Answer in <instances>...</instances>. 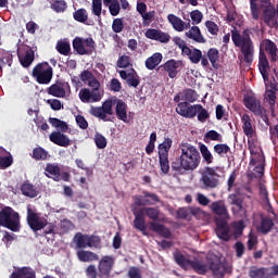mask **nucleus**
<instances>
[{"mask_svg":"<svg viewBox=\"0 0 278 278\" xmlns=\"http://www.w3.org/2000/svg\"><path fill=\"white\" fill-rule=\"evenodd\" d=\"M180 155L172 162V170L184 175L192 173L201 166V152L192 143L182 142L179 146Z\"/></svg>","mask_w":278,"mask_h":278,"instance_id":"f257e3e1","label":"nucleus"},{"mask_svg":"<svg viewBox=\"0 0 278 278\" xmlns=\"http://www.w3.org/2000/svg\"><path fill=\"white\" fill-rule=\"evenodd\" d=\"M277 43H275V41L270 39H264L263 41H261L258 52V71L264 81H268L270 77V63L268 62L266 53L269 55L270 62H277Z\"/></svg>","mask_w":278,"mask_h":278,"instance_id":"f03ea898","label":"nucleus"},{"mask_svg":"<svg viewBox=\"0 0 278 278\" xmlns=\"http://www.w3.org/2000/svg\"><path fill=\"white\" fill-rule=\"evenodd\" d=\"M251 30L245 28L241 34L238 30L231 31V39L235 47L240 49L242 54V61L245 64H253V58L255 55V46L253 39H251Z\"/></svg>","mask_w":278,"mask_h":278,"instance_id":"7ed1b4c3","label":"nucleus"},{"mask_svg":"<svg viewBox=\"0 0 278 278\" xmlns=\"http://www.w3.org/2000/svg\"><path fill=\"white\" fill-rule=\"evenodd\" d=\"M0 227H5L10 231H21V215L10 206L0 210Z\"/></svg>","mask_w":278,"mask_h":278,"instance_id":"20e7f679","label":"nucleus"},{"mask_svg":"<svg viewBox=\"0 0 278 278\" xmlns=\"http://www.w3.org/2000/svg\"><path fill=\"white\" fill-rule=\"evenodd\" d=\"M90 89L84 88L80 89L78 97L81 101V103H99L102 99L101 91L99 88H101V83L97 79V77L93 76L91 80L87 83Z\"/></svg>","mask_w":278,"mask_h":278,"instance_id":"39448f33","label":"nucleus"},{"mask_svg":"<svg viewBox=\"0 0 278 278\" xmlns=\"http://www.w3.org/2000/svg\"><path fill=\"white\" fill-rule=\"evenodd\" d=\"M261 21H263L264 25L269 27V29H278V4L275 8L270 0H265V2L261 4Z\"/></svg>","mask_w":278,"mask_h":278,"instance_id":"423d86ee","label":"nucleus"},{"mask_svg":"<svg viewBox=\"0 0 278 278\" xmlns=\"http://www.w3.org/2000/svg\"><path fill=\"white\" fill-rule=\"evenodd\" d=\"M218 167H210L205 166L204 168L199 170L200 175V186L202 190H214L217 186H219L220 180L218 173Z\"/></svg>","mask_w":278,"mask_h":278,"instance_id":"0eeeda50","label":"nucleus"},{"mask_svg":"<svg viewBox=\"0 0 278 278\" xmlns=\"http://www.w3.org/2000/svg\"><path fill=\"white\" fill-rule=\"evenodd\" d=\"M174 260L182 270H190V268H192L198 275H205V273H207V265H205V263H201V261H190L186 258L181 252H175Z\"/></svg>","mask_w":278,"mask_h":278,"instance_id":"6e6552de","label":"nucleus"},{"mask_svg":"<svg viewBox=\"0 0 278 278\" xmlns=\"http://www.w3.org/2000/svg\"><path fill=\"white\" fill-rule=\"evenodd\" d=\"M33 77L38 84L47 86L53 79V67L49 63H39L33 68Z\"/></svg>","mask_w":278,"mask_h":278,"instance_id":"1a4fd4ad","label":"nucleus"},{"mask_svg":"<svg viewBox=\"0 0 278 278\" xmlns=\"http://www.w3.org/2000/svg\"><path fill=\"white\" fill-rule=\"evenodd\" d=\"M73 49L78 53V55H92L97 51V43L92 37L81 38L76 37L73 40Z\"/></svg>","mask_w":278,"mask_h":278,"instance_id":"9d476101","label":"nucleus"},{"mask_svg":"<svg viewBox=\"0 0 278 278\" xmlns=\"http://www.w3.org/2000/svg\"><path fill=\"white\" fill-rule=\"evenodd\" d=\"M26 220L33 231H42L49 225L47 218L40 217V214L29 206L27 207Z\"/></svg>","mask_w":278,"mask_h":278,"instance_id":"9b49d317","label":"nucleus"},{"mask_svg":"<svg viewBox=\"0 0 278 278\" xmlns=\"http://www.w3.org/2000/svg\"><path fill=\"white\" fill-rule=\"evenodd\" d=\"M114 257L111 255L102 256L98 263V277L110 278L112 277V270L114 269Z\"/></svg>","mask_w":278,"mask_h":278,"instance_id":"f8f14e48","label":"nucleus"},{"mask_svg":"<svg viewBox=\"0 0 278 278\" xmlns=\"http://www.w3.org/2000/svg\"><path fill=\"white\" fill-rule=\"evenodd\" d=\"M89 114L96 118H101V121L106 122L108 115L112 116V114H114V111L112 110V100L104 101L102 106H91Z\"/></svg>","mask_w":278,"mask_h":278,"instance_id":"ddd939ff","label":"nucleus"},{"mask_svg":"<svg viewBox=\"0 0 278 278\" xmlns=\"http://www.w3.org/2000/svg\"><path fill=\"white\" fill-rule=\"evenodd\" d=\"M143 195H135V205L138 207H146V205H155V203H160V197L155 193H151L149 191H142Z\"/></svg>","mask_w":278,"mask_h":278,"instance_id":"4468645a","label":"nucleus"},{"mask_svg":"<svg viewBox=\"0 0 278 278\" xmlns=\"http://www.w3.org/2000/svg\"><path fill=\"white\" fill-rule=\"evenodd\" d=\"M184 55H187L189 58L191 64H199V62H201L204 68L210 66L207 55H203V52L197 48H189Z\"/></svg>","mask_w":278,"mask_h":278,"instance_id":"2eb2a0df","label":"nucleus"},{"mask_svg":"<svg viewBox=\"0 0 278 278\" xmlns=\"http://www.w3.org/2000/svg\"><path fill=\"white\" fill-rule=\"evenodd\" d=\"M68 88V83L56 80L50 87L47 88V93L50 97H55L56 99H64L66 97V89Z\"/></svg>","mask_w":278,"mask_h":278,"instance_id":"dca6fc26","label":"nucleus"},{"mask_svg":"<svg viewBox=\"0 0 278 278\" xmlns=\"http://www.w3.org/2000/svg\"><path fill=\"white\" fill-rule=\"evenodd\" d=\"M184 63L181 61H177L175 59H170L167 62H165L163 65L160 66V68H163L165 73L168 74V77L170 79H175L179 72L181 71V66Z\"/></svg>","mask_w":278,"mask_h":278,"instance_id":"f3484780","label":"nucleus"},{"mask_svg":"<svg viewBox=\"0 0 278 278\" xmlns=\"http://www.w3.org/2000/svg\"><path fill=\"white\" fill-rule=\"evenodd\" d=\"M215 225H216L215 231H216L217 238H219V240H224V242H229V240H231V236L229 235L228 220L215 219Z\"/></svg>","mask_w":278,"mask_h":278,"instance_id":"a211bd4d","label":"nucleus"},{"mask_svg":"<svg viewBox=\"0 0 278 278\" xmlns=\"http://www.w3.org/2000/svg\"><path fill=\"white\" fill-rule=\"evenodd\" d=\"M211 210L213 214H216L215 220H229V211H227V205L223 201H216L211 204Z\"/></svg>","mask_w":278,"mask_h":278,"instance_id":"6ab92c4d","label":"nucleus"},{"mask_svg":"<svg viewBox=\"0 0 278 278\" xmlns=\"http://www.w3.org/2000/svg\"><path fill=\"white\" fill-rule=\"evenodd\" d=\"M244 105L250 112H252L255 115L262 114V110L264 108L262 106V101L257 99L255 96H247L244 97Z\"/></svg>","mask_w":278,"mask_h":278,"instance_id":"aec40b11","label":"nucleus"},{"mask_svg":"<svg viewBox=\"0 0 278 278\" xmlns=\"http://www.w3.org/2000/svg\"><path fill=\"white\" fill-rule=\"evenodd\" d=\"M167 20L176 31H185V29H190L191 27L190 18H187V22H184L179 16L175 14H168Z\"/></svg>","mask_w":278,"mask_h":278,"instance_id":"412c9836","label":"nucleus"},{"mask_svg":"<svg viewBox=\"0 0 278 278\" xmlns=\"http://www.w3.org/2000/svg\"><path fill=\"white\" fill-rule=\"evenodd\" d=\"M177 114L184 116V118H194L197 116V110H194V104L190 105L188 102H179L176 108Z\"/></svg>","mask_w":278,"mask_h":278,"instance_id":"4be33fe9","label":"nucleus"},{"mask_svg":"<svg viewBox=\"0 0 278 278\" xmlns=\"http://www.w3.org/2000/svg\"><path fill=\"white\" fill-rule=\"evenodd\" d=\"M50 142L58 144V147H71V139L68 136L64 135L61 131H53L49 136Z\"/></svg>","mask_w":278,"mask_h":278,"instance_id":"5701e85b","label":"nucleus"},{"mask_svg":"<svg viewBox=\"0 0 278 278\" xmlns=\"http://www.w3.org/2000/svg\"><path fill=\"white\" fill-rule=\"evenodd\" d=\"M185 36L199 45H205V42H207L205 37H203V34H201V28H199V26L190 27L189 31L185 33Z\"/></svg>","mask_w":278,"mask_h":278,"instance_id":"b1692460","label":"nucleus"},{"mask_svg":"<svg viewBox=\"0 0 278 278\" xmlns=\"http://www.w3.org/2000/svg\"><path fill=\"white\" fill-rule=\"evenodd\" d=\"M241 123L244 136H247V138H253L255 135V128H253L251 116L249 114H243Z\"/></svg>","mask_w":278,"mask_h":278,"instance_id":"393cba45","label":"nucleus"},{"mask_svg":"<svg viewBox=\"0 0 278 278\" xmlns=\"http://www.w3.org/2000/svg\"><path fill=\"white\" fill-rule=\"evenodd\" d=\"M115 114L118 121H123V123H129V117H127V103L125 101H116Z\"/></svg>","mask_w":278,"mask_h":278,"instance_id":"a878e982","label":"nucleus"},{"mask_svg":"<svg viewBox=\"0 0 278 278\" xmlns=\"http://www.w3.org/2000/svg\"><path fill=\"white\" fill-rule=\"evenodd\" d=\"M275 227V222L270 217H262L261 224L257 227V231L262 233L263 236H268L270 231H273V228Z\"/></svg>","mask_w":278,"mask_h":278,"instance_id":"bb28decb","label":"nucleus"},{"mask_svg":"<svg viewBox=\"0 0 278 278\" xmlns=\"http://www.w3.org/2000/svg\"><path fill=\"white\" fill-rule=\"evenodd\" d=\"M60 165L54 163H48L46 165V177H49V179H53V181H60Z\"/></svg>","mask_w":278,"mask_h":278,"instance_id":"cd10ccee","label":"nucleus"},{"mask_svg":"<svg viewBox=\"0 0 278 278\" xmlns=\"http://www.w3.org/2000/svg\"><path fill=\"white\" fill-rule=\"evenodd\" d=\"M79 262L90 263L99 261V254L92 251L80 250L76 252Z\"/></svg>","mask_w":278,"mask_h":278,"instance_id":"c85d7f7f","label":"nucleus"},{"mask_svg":"<svg viewBox=\"0 0 278 278\" xmlns=\"http://www.w3.org/2000/svg\"><path fill=\"white\" fill-rule=\"evenodd\" d=\"M163 59L164 56L162 55V53H153L150 58L146 60V68H148V71H155V67L160 66Z\"/></svg>","mask_w":278,"mask_h":278,"instance_id":"c756f323","label":"nucleus"},{"mask_svg":"<svg viewBox=\"0 0 278 278\" xmlns=\"http://www.w3.org/2000/svg\"><path fill=\"white\" fill-rule=\"evenodd\" d=\"M21 192L24 197H28L29 199H36V197H38V190H36V187L29 181H24L21 185Z\"/></svg>","mask_w":278,"mask_h":278,"instance_id":"7c9ffc66","label":"nucleus"},{"mask_svg":"<svg viewBox=\"0 0 278 278\" xmlns=\"http://www.w3.org/2000/svg\"><path fill=\"white\" fill-rule=\"evenodd\" d=\"M11 278H36V271L31 267H22L13 271Z\"/></svg>","mask_w":278,"mask_h":278,"instance_id":"2f4dec72","label":"nucleus"},{"mask_svg":"<svg viewBox=\"0 0 278 278\" xmlns=\"http://www.w3.org/2000/svg\"><path fill=\"white\" fill-rule=\"evenodd\" d=\"M150 229H152V231H155V233H159L163 238H170V236H172L170 229L166 228V226H164V224L151 222Z\"/></svg>","mask_w":278,"mask_h":278,"instance_id":"473e14b6","label":"nucleus"},{"mask_svg":"<svg viewBox=\"0 0 278 278\" xmlns=\"http://www.w3.org/2000/svg\"><path fill=\"white\" fill-rule=\"evenodd\" d=\"M249 277L251 278H270L268 274V268L252 266L249 270Z\"/></svg>","mask_w":278,"mask_h":278,"instance_id":"72a5a7b5","label":"nucleus"},{"mask_svg":"<svg viewBox=\"0 0 278 278\" xmlns=\"http://www.w3.org/2000/svg\"><path fill=\"white\" fill-rule=\"evenodd\" d=\"M210 268L215 277L223 278L225 273H227V267L220 261L212 262Z\"/></svg>","mask_w":278,"mask_h":278,"instance_id":"f704fd0d","label":"nucleus"},{"mask_svg":"<svg viewBox=\"0 0 278 278\" xmlns=\"http://www.w3.org/2000/svg\"><path fill=\"white\" fill-rule=\"evenodd\" d=\"M20 62L24 68H28V66H31L34 59L36 58V54L34 50L28 49L25 51L24 55H18Z\"/></svg>","mask_w":278,"mask_h":278,"instance_id":"c9c22d12","label":"nucleus"},{"mask_svg":"<svg viewBox=\"0 0 278 278\" xmlns=\"http://www.w3.org/2000/svg\"><path fill=\"white\" fill-rule=\"evenodd\" d=\"M200 153L202 155L204 164H214V155L204 143L199 144Z\"/></svg>","mask_w":278,"mask_h":278,"instance_id":"e433bc0d","label":"nucleus"},{"mask_svg":"<svg viewBox=\"0 0 278 278\" xmlns=\"http://www.w3.org/2000/svg\"><path fill=\"white\" fill-rule=\"evenodd\" d=\"M73 18L77 23H83V25H90L88 23V10L86 9H78L73 13Z\"/></svg>","mask_w":278,"mask_h":278,"instance_id":"4c0bfd02","label":"nucleus"},{"mask_svg":"<svg viewBox=\"0 0 278 278\" xmlns=\"http://www.w3.org/2000/svg\"><path fill=\"white\" fill-rule=\"evenodd\" d=\"M31 157L36 160V162H45V160L49 157V152L42 147H37L33 150Z\"/></svg>","mask_w":278,"mask_h":278,"instance_id":"58836bf2","label":"nucleus"},{"mask_svg":"<svg viewBox=\"0 0 278 278\" xmlns=\"http://www.w3.org/2000/svg\"><path fill=\"white\" fill-rule=\"evenodd\" d=\"M74 242L76 249H88V235H81V232L76 233L74 236Z\"/></svg>","mask_w":278,"mask_h":278,"instance_id":"ea45409f","label":"nucleus"},{"mask_svg":"<svg viewBox=\"0 0 278 278\" xmlns=\"http://www.w3.org/2000/svg\"><path fill=\"white\" fill-rule=\"evenodd\" d=\"M159 164L162 175H168L170 173V161H168V156L159 155Z\"/></svg>","mask_w":278,"mask_h":278,"instance_id":"a19ab883","label":"nucleus"},{"mask_svg":"<svg viewBox=\"0 0 278 278\" xmlns=\"http://www.w3.org/2000/svg\"><path fill=\"white\" fill-rule=\"evenodd\" d=\"M194 110H195V116L198 114V121L200 123H205L207 118H210V112L203 108L201 104H194Z\"/></svg>","mask_w":278,"mask_h":278,"instance_id":"79ce46f5","label":"nucleus"},{"mask_svg":"<svg viewBox=\"0 0 278 278\" xmlns=\"http://www.w3.org/2000/svg\"><path fill=\"white\" fill-rule=\"evenodd\" d=\"M55 49L61 55H71V43L68 41H58Z\"/></svg>","mask_w":278,"mask_h":278,"instance_id":"37998d69","label":"nucleus"},{"mask_svg":"<svg viewBox=\"0 0 278 278\" xmlns=\"http://www.w3.org/2000/svg\"><path fill=\"white\" fill-rule=\"evenodd\" d=\"M172 147H173V139L165 138V140L161 144H159V155L168 156V151H170Z\"/></svg>","mask_w":278,"mask_h":278,"instance_id":"c03bdc74","label":"nucleus"},{"mask_svg":"<svg viewBox=\"0 0 278 278\" xmlns=\"http://www.w3.org/2000/svg\"><path fill=\"white\" fill-rule=\"evenodd\" d=\"M228 200L230 205H236L238 212H242V204L244 203V200H242L238 193L229 194Z\"/></svg>","mask_w":278,"mask_h":278,"instance_id":"a18cd8bd","label":"nucleus"},{"mask_svg":"<svg viewBox=\"0 0 278 278\" xmlns=\"http://www.w3.org/2000/svg\"><path fill=\"white\" fill-rule=\"evenodd\" d=\"M206 58H207V61L211 62L212 66H216V63L218 62V60L220 58L218 49H216V48L208 49Z\"/></svg>","mask_w":278,"mask_h":278,"instance_id":"49530a36","label":"nucleus"},{"mask_svg":"<svg viewBox=\"0 0 278 278\" xmlns=\"http://www.w3.org/2000/svg\"><path fill=\"white\" fill-rule=\"evenodd\" d=\"M214 153H217L219 157H223L224 155H227L229 151H231V148L227 146V143H217L213 148Z\"/></svg>","mask_w":278,"mask_h":278,"instance_id":"de8ad7c7","label":"nucleus"},{"mask_svg":"<svg viewBox=\"0 0 278 278\" xmlns=\"http://www.w3.org/2000/svg\"><path fill=\"white\" fill-rule=\"evenodd\" d=\"M146 216L153 220V223H157L160 220V208L157 207H146Z\"/></svg>","mask_w":278,"mask_h":278,"instance_id":"09e8293b","label":"nucleus"},{"mask_svg":"<svg viewBox=\"0 0 278 278\" xmlns=\"http://www.w3.org/2000/svg\"><path fill=\"white\" fill-rule=\"evenodd\" d=\"M134 227L135 229H137L138 231H141V233L143 236H148L147 233V222L144 218H135L134 219Z\"/></svg>","mask_w":278,"mask_h":278,"instance_id":"8fccbe9b","label":"nucleus"},{"mask_svg":"<svg viewBox=\"0 0 278 278\" xmlns=\"http://www.w3.org/2000/svg\"><path fill=\"white\" fill-rule=\"evenodd\" d=\"M260 195L268 205L267 212L275 214V212H273V206L270 205V200L268 199V190L266 189L265 185H260Z\"/></svg>","mask_w":278,"mask_h":278,"instance_id":"3c124183","label":"nucleus"},{"mask_svg":"<svg viewBox=\"0 0 278 278\" xmlns=\"http://www.w3.org/2000/svg\"><path fill=\"white\" fill-rule=\"evenodd\" d=\"M66 8H68V5L66 4L65 0H55L52 4H51V9L56 12L58 14L62 13V12H66Z\"/></svg>","mask_w":278,"mask_h":278,"instance_id":"603ef678","label":"nucleus"},{"mask_svg":"<svg viewBox=\"0 0 278 278\" xmlns=\"http://www.w3.org/2000/svg\"><path fill=\"white\" fill-rule=\"evenodd\" d=\"M232 227L236 238H240V236H242V233L244 232V228L247 227V225H244V220L241 219L238 222H233Z\"/></svg>","mask_w":278,"mask_h":278,"instance_id":"864d4df0","label":"nucleus"},{"mask_svg":"<svg viewBox=\"0 0 278 278\" xmlns=\"http://www.w3.org/2000/svg\"><path fill=\"white\" fill-rule=\"evenodd\" d=\"M143 27H149L155 21V11H150L141 14Z\"/></svg>","mask_w":278,"mask_h":278,"instance_id":"5fc2aeb1","label":"nucleus"},{"mask_svg":"<svg viewBox=\"0 0 278 278\" xmlns=\"http://www.w3.org/2000/svg\"><path fill=\"white\" fill-rule=\"evenodd\" d=\"M94 143L97 149H105V147H108V139L102 134L96 132Z\"/></svg>","mask_w":278,"mask_h":278,"instance_id":"6e6d98bb","label":"nucleus"},{"mask_svg":"<svg viewBox=\"0 0 278 278\" xmlns=\"http://www.w3.org/2000/svg\"><path fill=\"white\" fill-rule=\"evenodd\" d=\"M129 77L127 79V85L130 86L131 88H138L140 86V76H138V73H136L132 70V73H129Z\"/></svg>","mask_w":278,"mask_h":278,"instance_id":"4d7b16f0","label":"nucleus"},{"mask_svg":"<svg viewBox=\"0 0 278 278\" xmlns=\"http://www.w3.org/2000/svg\"><path fill=\"white\" fill-rule=\"evenodd\" d=\"M60 228L62 233H68V231H73V229H75V224H73L71 219H63L60 223Z\"/></svg>","mask_w":278,"mask_h":278,"instance_id":"13d9d810","label":"nucleus"},{"mask_svg":"<svg viewBox=\"0 0 278 278\" xmlns=\"http://www.w3.org/2000/svg\"><path fill=\"white\" fill-rule=\"evenodd\" d=\"M92 14L98 16L101 20V12L103 10V2L102 0H92Z\"/></svg>","mask_w":278,"mask_h":278,"instance_id":"bf43d9fd","label":"nucleus"},{"mask_svg":"<svg viewBox=\"0 0 278 278\" xmlns=\"http://www.w3.org/2000/svg\"><path fill=\"white\" fill-rule=\"evenodd\" d=\"M204 140H213L216 142H223V136L216 130H208L204 135Z\"/></svg>","mask_w":278,"mask_h":278,"instance_id":"052dcab7","label":"nucleus"},{"mask_svg":"<svg viewBox=\"0 0 278 278\" xmlns=\"http://www.w3.org/2000/svg\"><path fill=\"white\" fill-rule=\"evenodd\" d=\"M125 29V22H123V18H114L112 23V30L114 34H121Z\"/></svg>","mask_w":278,"mask_h":278,"instance_id":"680f3d73","label":"nucleus"},{"mask_svg":"<svg viewBox=\"0 0 278 278\" xmlns=\"http://www.w3.org/2000/svg\"><path fill=\"white\" fill-rule=\"evenodd\" d=\"M131 66V58L128 55H122L117 60V67L118 68H129Z\"/></svg>","mask_w":278,"mask_h":278,"instance_id":"e2e57ef3","label":"nucleus"},{"mask_svg":"<svg viewBox=\"0 0 278 278\" xmlns=\"http://www.w3.org/2000/svg\"><path fill=\"white\" fill-rule=\"evenodd\" d=\"M255 1L256 0H250V10H251L252 18L254 21H260V7Z\"/></svg>","mask_w":278,"mask_h":278,"instance_id":"0e129e2a","label":"nucleus"},{"mask_svg":"<svg viewBox=\"0 0 278 278\" xmlns=\"http://www.w3.org/2000/svg\"><path fill=\"white\" fill-rule=\"evenodd\" d=\"M265 99L268 101L271 112H275V103H277V93L275 91H266Z\"/></svg>","mask_w":278,"mask_h":278,"instance_id":"69168bd1","label":"nucleus"},{"mask_svg":"<svg viewBox=\"0 0 278 278\" xmlns=\"http://www.w3.org/2000/svg\"><path fill=\"white\" fill-rule=\"evenodd\" d=\"M85 275L87 278H98L99 277V270H97V265H89L85 269Z\"/></svg>","mask_w":278,"mask_h":278,"instance_id":"338daca9","label":"nucleus"},{"mask_svg":"<svg viewBox=\"0 0 278 278\" xmlns=\"http://www.w3.org/2000/svg\"><path fill=\"white\" fill-rule=\"evenodd\" d=\"M198 97L199 96L197 94L195 90H193V89H186L185 90V100L188 103H194V101H197Z\"/></svg>","mask_w":278,"mask_h":278,"instance_id":"774afa93","label":"nucleus"}]
</instances>
